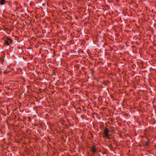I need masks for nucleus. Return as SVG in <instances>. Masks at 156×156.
Here are the masks:
<instances>
[{"label": "nucleus", "instance_id": "f257e3e1", "mask_svg": "<svg viewBox=\"0 0 156 156\" xmlns=\"http://www.w3.org/2000/svg\"><path fill=\"white\" fill-rule=\"evenodd\" d=\"M109 132V129L107 128H105L103 131V137L108 139H110V135L108 134Z\"/></svg>", "mask_w": 156, "mask_h": 156}, {"label": "nucleus", "instance_id": "f03ea898", "mask_svg": "<svg viewBox=\"0 0 156 156\" xmlns=\"http://www.w3.org/2000/svg\"><path fill=\"white\" fill-rule=\"evenodd\" d=\"M5 44L7 45H9L12 43V41L10 38L7 37L5 41Z\"/></svg>", "mask_w": 156, "mask_h": 156}, {"label": "nucleus", "instance_id": "7ed1b4c3", "mask_svg": "<svg viewBox=\"0 0 156 156\" xmlns=\"http://www.w3.org/2000/svg\"><path fill=\"white\" fill-rule=\"evenodd\" d=\"M92 152L95 153L96 151V149L95 146H93L91 149Z\"/></svg>", "mask_w": 156, "mask_h": 156}, {"label": "nucleus", "instance_id": "20e7f679", "mask_svg": "<svg viewBox=\"0 0 156 156\" xmlns=\"http://www.w3.org/2000/svg\"><path fill=\"white\" fill-rule=\"evenodd\" d=\"M5 0H1L0 1V4L2 5L5 3Z\"/></svg>", "mask_w": 156, "mask_h": 156}, {"label": "nucleus", "instance_id": "39448f33", "mask_svg": "<svg viewBox=\"0 0 156 156\" xmlns=\"http://www.w3.org/2000/svg\"><path fill=\"white\" fill-rule=\"evenodd\" d=\"M149 143V142L147 141L146 142L145 144L146 145H148Z\"/></svg>", "mask_w": 156, "mask_h": 156}]
</instances>
